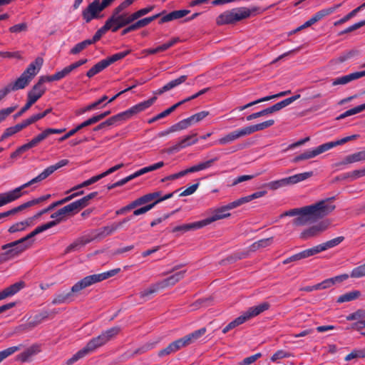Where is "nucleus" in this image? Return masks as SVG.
I'll return each instance as SVG.
<instances>
[{
	"mask_svg": "<svg viewBox=\"0 0 365 365\" xmlns=\"http://www.w3.org/2000/svg\"><path fill=\"white\" fill-rule=\"evenodd\" d=\"M137 19H138L135 13L130 14L127 12L118 14L116 15H115V14H112L108 18V20L113 26V32L118 31L120 29L128 26Z\"/></svg>",
	"mask_w": 365,
	"mask_h": 365,
	"instance_id": "10",
	"label": "nucleus"
},
{
	"mask_svg": "<svg viewBox=\"0 0 365 365\" xmlns=\"http://www.w3.org/2000/svg\"><path fill=\"white\" fill-rule=\"evenodd\" d=\"M359 53V51L357 49H351L342 55H341L337 58L331 60V63L334 64L341 63L351 58L357 56Z\"/></svg>",
	"mask_w": 365,
	"mask_h": 365,
	"instance_id": "40",
	"label": "nucleus"
},
{
	"mask_svg": "<svg viewBox=\"0 0 365 365\" xmlns=\"http://www.w3.org/2000/svg\"><path fill=\"white\" fill-rule=\"evenodd\" d=\"M287 185L286 179L283 178L279 180L272 181L268 183L264 184L263 187H268L271 190H277L279 187Z\"/></svg>",
	"mask_w": 365,
	"mask_h": 365,
	"instance_id": "50",
	"label": "nucleus"
},
{
	"mask_svg": "<svg viewBox=\"0 0 365 365\" xmlns=\"http://www.w3.org/2000/svg\"><path fill=\"white\" fill-rule=\"evenodd\" d=\"M330 224L331 222L329 220H322L318 224L304 230L300 234V238L302 240H308L317 237L325 231L329 227Z\"/></svg>",
	"mask_w": 365,
	"mask_h": 365,
	"instance_id": "12",
	"label": "nucleus"
},
{
	"mask_svg": "<svg viewBox=\"0 0 365 365\" xmlns=\"http://www.w3.org/2000/svg\"><path fill=\"white\" fill-rule=\"evenodd\" d=\"M107 99H108L107 96H103L101 98H100L97 101H96V102L87 106L84 108H83L81 111H79V113H83L86 111H89V110L96 108L99 105H101L103 102H104Z\"/></svg>",
	"mask_w": 365,
	"mask_h": 365,
	"instance_id": "55",
	"label": "nucleus"
},
{
	"mask_svg": "<svg viewBox=\"0 0 365 365\" xmlns=\"http://www.w3.org/2000/svg\"><path fill=\"white\" fill-rule=\"evenodd\" d=\"M109 30L113 32V26H111V24L108 19L105 22V24L101 29H99L93 36V41L97 42L99 41L101 37Z\"/></svg>",
	"mask_w": 365,
	"mask_h": 365,
	"instance_id": "39",
	"label": "nucleus"
},
{
	"mask_svg": "<svg viewBox=\"0 0 365 365\" xmlns=\"http://www.w3.org/2000/svg\"><path fill=\"white\" fill-rule=\"evenodd\" d=\"M101 179H102V177L101 176V175H98L93 176L91 178H90V179L83 182L82 183H81V184H79V185L72 187L71 190L67 191L66 193L71 192V191H73V190H78L79 188H82V187H84L89 186V185L96 182L97 181H98Z\"/></svg>",
	"mask_w": 365,
	"mask_h": 365,
	"instance_id": "45",
	"label": "nucleus"
},
{
	"mask_svg": "<svg viewBox=\"0 0 365 365\" xmlns=\"http://www.w3.org/2000/svg\"><path fill=\"white\" fill-rule=\"evenodd\" d=\"M120 331L119 327H114L103 331L99 336L91 339L82 349L76 352L71 358L67 360L66 365H72L79 359L83 358L87 354L93 352L96 349L103 346L107 342L113 339Z\"/></svg>",
	"mask_w": 365,
	"mask_h": 365,
	"instance_id": "3",
	"label": "nucleus"
},
{
	"mask_svg": "<svg viewBox=\"0 0 365 365\" xmlns=\"http://www.w3.org/2000/svg\"><path fill=\"white\" fill-rule=\"evenodd\" d=\"M21 346H11L1 351H0V363L6 357L9 356L14 352L19 351L21 349Z\"/></svg>",
	"mask_w": 365,
	"mask_h": 365,
	"instance_id": "51",
	"label": "nucleus"
},
{
	"mask_svg": "<svg viewBox=\"0 0 365 365\" xmlns=\"http://www.w3.org/2000/svg\"><path fill=\"white\" fill-rule=\"evenodd\" d=\"M213 300V298L212 297L199 299L197 301H195L194 303L191 304V307H193L194 309H197L202 307H207L208 306Z\"/></svg>",
	"mask_w": 365,
	"mask_h": 365,
	"instance_id": "47",
	"label": "nucleus"
},
{
	"mask_svg": "<svg viewBox=\"0 0 365 365\" xmlns=\"http://www.w3.org/2000/svg\"><path fill=\"white\" fill-rule=\"evenodd\" d=\"M48 136V133H46V130H43L42 133H39L38 135L34 137L30 143L33 145V147H36L38 145V143H40L41 141L45 140Z\"/></svg>",
	"mask_w": 365,
	"mask_h": 365,
	"instance_id": "59",
	"label": "nucleus"
},
{
	"mask_svg": "<svg viewBox=\"0 0 365 365\" xmlns=\"http://www.w3.org/2000/svg\"><path fill=\"white\" fill-rule=\"evenodd\" d=\"M93 124H95L94 121L93 120L92 118H90L88 120H85L84 122L81 123V124L78 125L76 128L69 130L64 135L61 136L58 139V141L63 142V141L67 140L68 138H69L70 137H71L72 135H73L74 134H76L80 130H81L87 126L93 125Z\"/></svg>",
	"mask_w": 365,
	"mask_h": 365,
	"instance_id": "26",
	"label": "nucleus"
},
{
	"mask_svg": "<svg viewBox=\"0 0 365 365\" xmlns=\"http://www.w3.org/2000/svg\"><path fill=\"white\" fill-rule=\"evenodd\" d=\"M266 194H267V191L266 190L258 191V192H255V193H253L252 195H247V196H245V197H240V198L236 200V202H237L236 204L238 205V206H240L242 204L249 202H250L251 200H252L254 199H257V198L263 197Z\"/></svg>",
	"mask_w": 365,
	"mask_h": 365,
	"instance_id": "38",
	"label": "nucleus"
},
{
	"mask_svg": "<svg viewBox=\"0 0 365 365\" xmlns=\"http://www.w3.org/2000/svg\"><path fill=\"white\" fill-rule=\"evenodd\" d=\"M185 347L182 339H177L166 346L165 349L160 350L158 353L159 357H163L167 355L175 353L182 348Z\"/></svg>",
	"mask_w": 365,
	"mask_h": 365,
	"instance_id": "17",
	"label": "nucleus"
},
{
	"mask_svg": "<svg viewBox=\"0 0 365 365\" xmlns=\"http://www.w3.org/2000/svg\"><path fill=\"white\" fill-rule=\"evenodd\" d=\"M185 273V270L176 272L175 274L160 282L158 284L160 288H165L166 287L175 284L178 282L183 278Z\"/></svg>",
	"mask_w": 365,
	"mask_h": 365,
	"instance_id": "27",
	"label": "nucleus"
},
{
	"mask_svg": "<svg viewBox=\"0 0 365 365\" xmlns=\"http://www.w3.org/2000/svg\"><path fill=\"white\" fill-rule=\"evenodd\" d=\"M202 227H203L201 221H197L192 223L183 224L181 225L176 226L171 230V232L173 233L178 232L184 233L190 230H197Z\"/></svg>",
	"mask_w": 365,
	"mask_h": 365,
	"instance_id": "28",
	"label": "nucleus"
},
{
	"mask_svg": "<svg viewBox=\"0 0 365 365\" xmlns=\"http://www.w3.org/2000/svg\"><path fill=\"white\" fill-rule=\"evenodd\" d=\"M24 187L22 185L15 188L13 190L7 192L0 193V207H2L9 202H11L19 197L24 194L27 193L26 191H22Z\"/></svg>",
	"mask_w": 365,
	"mask_h": 365,
	"instance_id": "14",
	"label": "nucleus"
},
{
	"mask_svg": "<svg viewBox=\"0 0 365 365\" xmlns=\"http://www.w3.org/2000/svg\"><path fill=\"white\" fill-rule=\"evenodd\" d=\"M105 9L99 0H94L83 11V18L86 23H89L92 19H98L99 17L98 13Z\"/></svg>",
	"mask_w": 365,
	"mask_h": 365,
	"instance_id": "13",
	"label": "nucleus"
},
{
	"mask_svg": "<svg viewBox=\"0 0 365 365\" xmlns=\"http://www.w3.org/2000/svg\"><path fill=\"white\" fill-rule=\"evenodd\" d=\"M344 240V237L342 236L336 237L334 239H332L331 240L326 242L325 243L319 245L320 249L322 251L327 250V249H329V248H331V247H334L338 245L341 242H343Z\"/></svg>",
	"mask_w": 365,
	"mask_h": 365,
	"instance_id": "43",
	"label": "nucleus"
},
{
	"mask_svg": "<svg viewBox=\"0 0 365 365\" xmlns=\"http://www.w3.org/2000/svg\"><path fill=\"white\" fill-rule=\"evenodd\" d=\"M270 304L267 302H264L257 306L250 307L247 311L242 314L246 318V321H247L251 318L257 317L261 313L268 310Z\"/></svg>",
	"mask_w": 365,
	"mask_h": 365,
	"instance_id": "18",
	"label": "nucleus"
},
{
	"mask_svg": "<svg viewBox=\"0 0 365 365\" xmlns=\"http://www.w3.org/2000/svg\"><path fill=\"white\" fill-rule=\"evenodd\" d=\"M181 105H182V102L179 101L178 103L173 105L172 106H170L168 109L165 110L164 111L161 112L160 113L158 114L157 115L154 116L153 118L149 119L148 123L149 124H151L161 118H163L168 116V115L172 113L173 111H175Z\"/></svg>",
	"mask_w": 365,
	"mask_h": 365,
	"instance_id": "35",
	"label": "nucleus"
},
{
	"mask_svg": "<svg viewBox=\"0 0 365 365\" xmlns=\"http://www.w3.org/2000/svg\"><path fill=\"white\" fill-rule=\"evenodd\" d=\"M46 87L41 86L37 82L27 94V101L24 107L21 110L14 114V118L16 119L23 115L26 110H28L31 106L34 104L46 92Z\"/></svg>",
	"mask_w": 365,
	"mask_h": 365,
	"instance_id": "9",
	"label": "nucleus"
},
{
	"mask_svg": "<svg viewBox=\"0 0 365 365\" xmlns=\"http://www.w3.org/2000/svg\"><path fill=\"white\" fill-rule=\"evenodd\" d=\"M335 197H327L310 205L289 210L282 216H297L292 222L296 226L314 222L329 215L335 210L336 205L333 203Z\"/></svg>",
	"mask_w": 365,
	"mask_h": 365,
	"instance_id": "1",
	"label": "nucleus"
},
{
	"mask_svg": "<svg viewBox=\"0 0 365 365\" xmlns=\"http://www.w3.org/2000/svg\"><path fill=\"white\" fill-rule=\"evenodd\" d=\"M274 124V120H268L267 121H264V122H262V123H258V124H256V125H250V126H247V127H245V129H246V131H247V135H251L252 133H255V132H257V131H259V130H264L269 127H271L272 125H273Z\"/></svg>",
	"mask_w": 365,
	"mask_h": 365,
	"instance_id": "31",
	"label": "nucleus"
},
{
	"mask_svg": "<svg viewBox=\"0 0 365 365\" xmlns=\"http://www.w3.org/2000/svg\"><path fill=\"white\" fill-rule=\"evenodd\" d=\"M53 173V172L50 166H48L42 173H41L38 175H37L36 178H33L30 181L27 182L26 183H24V185H22V186H23L24 189H25L31 185L39 182L46 179L48 176H50Z\"/></svg>",
	"mask_w": 365,
	"mask_h": 365,
	"instance_id": "30",
	"label": "nucleus"
},
{
	"mask_svg": "<svg viewBox=\"0 0 365 365\" xmlns=\"http://www.w3.org/2000/svg\"><path fill=\"white\" fill-rule=\"evenodd\" d=\"M130 52V50H127L123 52L113 54V56H110L105 59L101 60L87 71L86 76L89 78L93 77L95 75L99 73L112 63H114L115 62L125 58Z\"/></svg>",
	"mask_w": 365,
	"mask_h": 365,
	"instance_id": "8",
	"label": "nucleus"
},
{
	"mask_svg": "<svg viewBox=\"0 0 365 365\" xmlns=\"http://www.w3.org/2000/svg\"><path fill=\"white\" fill-rule=\"evenodd\" d=\"M190 10H186V9L173 11L163 16L160 19L159 24H162L165 22H168V21H173L175 19H178L182 18V17L185 16L186 15H187L188 14H190Z\"/></svg>",
	"mask_w": 365,
	"mask_h": 365,
	"instance_id": "25",
	"label": "nucleus"
},
{
	"mask_svg": "<svg viewBox=\"0 0 365 365\" xmlns=\"http://www.w3.org/2000/svg\"><path fill=\"white\" fill-rule=\"evenodd\" d=\"M293 354L290 352L285 351L282 349L278 350L277 352H275L271 357V361L273 362H277L278 360L282 359L284 358H289L292 357Z\"/></svg>",
	"mask_w": 365,
	"mask_h": 365,
	"instance_id": "46",
	"label": "nucleus"
},
{
	"mask_svg": "<svg viewBox=\"0 0 365 365\" xmlns=\"http://www.w3.org/2000/svg\"><path fill=\"white\" fill-rule=\"evenodd\" d=\"M245 322H246V318L244 317L243 314H242L241 316L237 317L233 321L230 322L227 324V326H228V328H230V329L232 330V329H235V327L242 324Z\"/></svg>",
	"mask_w": 365,
	"mask_h": 365,
	"instance_id": "61",
	"label": "nucleus"
},
{
	"mask_svg": "<svg viewBox=\"0 0 365 365\" xmlns=\"http://www.w3.org/2000/svg\"><path fill=\"white\" fill-rule=\"evenodd\" d=\"M98 195V192H91L88 195L84 196L81 199H79L75 202H73L74 205L76 206L78 212L88 205L91 200L93 199Z\"/></svg>",
	"mask_w": 365,
	"mask_h": 365,
	"instance_id": "34",
	"label": "nucleus"
},
{
	"mask_svg": "<svg viewBox=\"0 0 365 365\" xmlns=\"http://www.w3.org/2000/svg\"><path fill=\"white\" fill-rule=\"evenodd\" d=\"M340 6H341V4H339L332 7H329L327 9L320 10L319 11L317 12L313 16V17L314 18V20L317 22V21H320L321 19H322L324 17L332 14Z\"/></svg>",
	"mask_w": 365,
	"mask_h": 365,
	"instance_id": "42",
	"label": "nucleus"
},
{
	"mask_svg": "<svg viewBox=\"0 0 365 365\" xmlns=\"http://www.w3.org/2000/svg\"><path fill=\"white\" fill-rule=\"evenodd\" d=\"M31 81V80L22 73V74L14 82H11L8 85L12 91H15L25 88L27 86L29 85Z\"/></svg>",
	"mask_w": 365,
	"mask_h": 365,
	"instance_id": "24",
	"label": "nucleus"
},
{
	"mask_svg": "<svg viewBox=\"0 0 365 365\" xmlns=\"http://www.w3.org/2000/svg\"><path fill=\"white\" fill-rule=\"evenodd\" d=\"M17 125H14V126H12V127H9L8 128H6L4 133L2 134V135L1 136L0 138V141H3L5 139H6L7 138L20 132L19 128H17Z\"/></svg>",
	"mask_w": 365,
	"mask_h": 365,
	"instance_id": "56",
	"label": "nucleus"
},
{
	"mask_svg": "<svg viewBox=\"0 0 365 365\" xmlns=\"http://www.w3.org/2000/svg\"><path fill=\"white\" fill-rule=\"evenodd\" d=\"M197 133H192L191 135L185 136L182 140H180L181 143H182L184 148L194 145L197 143L198 139L197 138Z\"/></svg>",
	"mask_w": 365,
	"mask_h": 365,
	"instance_id": "49",
	"label": "nucleus"
},
{
	"mask_svg": "<svg viewBox=\"0 0 365 365\" xmlns=\"http://www.w3.org/2000/svg\"><path fill=\"white\" fill-rule=\"evenodd\" d=\"M64 78L63 73L61 71L56 72L55 74L51 76H41L38 81V83L41 86H44L45 82H51L55 81H59Z\"/></svg>",
	"mask_w": 365,
	"mask_h": 365,
	"instance_id": "41",
	"label": "nucleus"
},
{
	"mask_svg": "<svg viewBox=\"0 0 365 365\" xmlns=\"http://www.w3.org/2000/svg\"><path fill=\"white\" fill-rule=\"evenodd\" d=\"M283 108H284V106L283 104V102L282 101L270 106V107H268L262 110V115H268V114H271V113H273L274 112H277V111H279L281 109H282Z\"/></svg>",
	"mask_w": 365,
	"mask_h": 365,
	"instance_id": "48",
	"label": "nucleus"
},
{
	"mask_svg": "<svg viewBox=\"0 0 365 365\" xmlns=\"http://www.w3.org/2000/svg\"><path fill=\"white\" fill-rule=\"evenodd\" d=\"M247 135H248L247 133L245 128H242L241 129L230 132L224 137L220 138L218 140V143L220 145H226L240 138Z\"/></svg>",
	"mask_w": 365,
	"mask_h": 365,
	"instance_id": "16",
	"label": "nucleus"
},
{
	"mask_svg": "<svg viewBox=\"0 0 365 365\" xmlns=\"http://www.w3.org/2000/svg\"><path fill=\"white\" fill-rule=\"evenodd\" d=\"M251 11L241 7L226 11L217 18V25L232 24L250 17Z\"/></svg>",
	"mask_w": 365,
	"mask_h": 365,
	"instance_id": "7",
	"label": "nucleus"
},
{
	"mask_svg": "<svg viewBox=\"0 0 365 365\" xmlns=\"http://www.w3.org/2000/svg\"><path fill=\"white\" fill-rule=\"evenodd\" d=\"M78 210L74 205L73 202H71L63 207L59 209L56 212L51 215L53 219H61V222L65 220L66 215L71 216L77 213Z\"/></svg>",
	"mask_w": 365,
	"mask_h": 365,
	"instance_id": "15",
	"label": "nucleus"
},
{
	"mask_svg": "<svg viewBox=\"0 0 365 365\" xmlns=\"http://www.w3.org/2000/svg\"><path fill=\"white\" fill-rule=\"evenodd\" d=\"M359 137V135L354 134L350 136H347L345 138H343L340 140H337L336 141L329 142L324 143L319 146H318L317 148L312 150H307L304 153L296 156L292 160V162L294 163H298L301 160H304L307 159L312 158L335 146L343 145L349 141L356 140Z\"/></svg>",
	"mask_w": 365,
	"mask_h": 365,
	"instance_id": "5",
	"label": "nucleus"
},
{
	"mask_svg": "<svg viewBox=\"0 0 365 365\" xmlns=\"http://www.w3.org/2000/svg\"><path fill=\"white\" fill-rule=\"evenodd\" d=\"M207 329L205 327H202L198 330L193 331L192 333L183 336L182 339L185 346H187L195 340L199 339L201 336L205 334Z\"/></svg>",
	"mask_w": 365,
	"mask_h": 365,
	"instance_id": "29",
	"label": "nucleus"
},
{
	"mask_svg": "<svg viewBox=\"0 0 365 365\" xmlns=\"http://www.w3.org/2000/svg\"><path fill=\"white\" fill-rule=\"evenodd\" d=\"M187 79V76L182 75V76H180L179 78L170 81L169 83L165 84L164 86H163L161 88L156 91L154 93L155 95H161V94L164 93L165 92L168 91L173 89V88L184 83Z\"/></svg>",
	"mask_w": 365,
	"mask_h": 365,
	"instance_id": "23",
	"label": "nucleus"
},
{
	"mask_svg": "<svg viewBox=\"0 0 365 365\" xmlns=\"http://www.w3.org/2000/svg\"><path fill=\"white\" fill-rule=\"evenodd\" d=\"M26 284L24 281H20L18 282H16L9 287H6L4 290H2V293L5 298L12 296L15 294H16L19 291H20L21 289L25 287Z\"/></svg>",
	"mask_w": 365,
	"mask_h": 365,
	"instance_id": "33",
	"label": "nucleus"
},
{
	"mask_svg": "<svg viewBox=\"0 0 365 365\" xmlns=\"http://www.w3.org/2000/svg\"><path fill=\"white\" fill-rule=\"evenodd\" d=\"M120 269L116 268L108 272L95 274L87 276L81 280L76 282L69 292L61 293L56 295L52 301L53 304H59L63 303H70L73 301L75 294L79 292L83 289L93 285L95 283L100 282L110 277H112L120 272Z\"/></svg>",
	"mask_w": 365,
	"mask_h": 365,
	"instance_id": "2",
	"label": "nucleus"
},
{
	"mask_svg": "<svg viewBox=\"0 0 365 365\" xmlns=\"http://www.w3.org/2000/svg\"><path fill=\"white\" fill-rule=\"evenodd\" d=\"M115 231H116V227H114L113 224L109 226H105L98 230H95L93 232L95 235L91 239H93V240L96 239H102L108 235H110Z\"/></svg>",
	"mask_w": 365,
	"mask_h": 365,
	"instance_id": "32",
	"label": "nucleus"
},
{
	"mask_svg": "<svg viewBox=\"0 0 365 365\" xmlns=\"http://www.w3.org/2000/svg\"><path fill=\"white\" fill-rule=\"evenodd\" d=\"M350 276L354 278L365 277V263L353 269Z\"/></svg>",
	"mask_w": 365,
	"mask_h": 365,
	"instance_id": "54",
	"label": "nucleus"
},
{
	"mask_svg": "<svg viewBox=\"0 0 365 365\" xmlns=\"http://www.w3.org/2000/svg\"><path fill=\"white\" fill-rule=\"evenodd\" d=\"M356 358H365V349H354L345 357L346 361Z\"/></svg>",
	"mask_w": 365,
	"mask_h": 365,
	"instance_id": "52",
	"label": "nucleus"
},
{
	"mask_svg": "<svg viewBox=\"0 0 365 365\" xmlns=\"http://www.w3.org/2000/svg\"><path fill=\"white\" fill-rule=\"evenodd\" d=\"M365 160V150L346 156L342 161L337 163L336 166L345 165Z\"/></svg>",
	"mask_w": 365,
	"mask_h": 365,
	"instance_id": "22",
	"label": "nucleus"
},
{
	"mask_svg": "<svg viewBox=\"0 0 365 365\" xmlns=\"http://www.w3.org/2000/svg\"><path fill=\"white\" fill-rule=\"evenodd\" d=\"M155 8V6L154 5H151V6H148L145 8H143V9H139L138 11L134 12L137 19H138L139 18L148 14V13H150V11H152Z\"/></svg>",
	"mask_w": 365,
	"mask_h": 365,
	"instance_id": "64",
	"label": "nucleus"
},
{
	"mask_svg": "<svg viewBox=\"0 0 365 365\" xmlns=\"http://www.w3.org/2000/svg\"><path fill=\"white\" fill-rule=\"evenodd\" d=\"M237 203L236 200L221 207L220 208H218L215 210L213 212V215L206 219H204L202 220H200L202 225V227L207 226L210 225V223L217 221L218 220H221L225 217H227L230 216V213L227 212V211L234 209L237 207H239L238 205L235 204Z\"/></svg>",
	"mask_w": 365,
	"mask_h": 365,
	"instance_id": "11",
	"label": "nucleus"
},
{
	"mask_svg": "<svg viewBox=\"0 0 365 365\" xmlns=\"http://www.w3.org/2000/svg\"><path fill=\"white\" fill-rule=\"evenodd\" d=\"M165 12H166L165 11H163V12L157 14H155V15H153L152 16H149V17H146V18L138 20L139 24H140V27L143 28V27L146 26L150 23H151L152 21H153L156 19L159 18L161 15H163Z\"/></svg>",
	"mask_w": 365,
	"mask_h": 365,
	"instance_id": "53",
	"label": "nucleus"
},
{
	"mask_svg": "<svg viewBox=\"0 0 365 365\" xmlns=\"http://www.w3.org/2000/svg\"><path fill=\"white\" fill-rule=\"evenodd\" d=\"M156 99L157 97L153 96L147 101H145L143 102H141L138 104L133 106V107H131L130 108L125 111H123L122 113H120L115 115L109 118L108 119L106 120V122L108 124H109V126H110L114 125L117 122L125 121L130 118L132 116L150 107L155 103Z\"/></svg>",
	"mask_w": 365,
	"mask_h": 365,
	"instance_id": "6",
	"label": "nucleus"
},
{
	"mask_svg": "<svg viewBox=\"0 0 365 365\" xmlns=\"http://www.w3.org/2000/svg\"><path fill=\"white\" fill-rule=\"evenodd\" d=\"M218 160H219L218 157H215V158H213L210 160H208L205 162L200 163L199 164L195 165L197 171L202 170H205V169H207V168L211 167L212 165V164L215 162L217 161Z\"/></svg>",
	"mask_w": 365,
	"mask_h": 365,
	"instance_id": "57",
	"label": "nucleus"
},
{
	"mask_svg": "<svg viewBox=\"0 0 365 365\" xmlns=\"http://www.w3.org/2000/svg\"><path fill=\"white\" fill-rule=\"evenodd\" d=\"M91 241H93V239H90L87 237H79L66 248L63 255L78 251Z\"/></svg>",
	"mask_w": 365,
	"mask_h": 365,
	"instance_id": "21",
	"label": "nucleus"
},
{
	"mask_svg": "<svg viewBox=\"0 0 365 365\" xmlns=\"http://www.w3.org/2000/svg\"><path fill=\"white\" fill-rule=\"evenodd\" d=\"M43 63V59L41 57H37L34 61L31 62L28 68L23 72L31 81L40 71Z\"/></svg>",
	"mask_w": 365,
	"mask_h": 365,
	"instance_id": "19",
	"label": "nucleus"
},
{
	"mask_svg": "<svg viewBox=\"0 0 365 365\" xmlns=\"http://www.w3.org/2000/svg\"><path fill=\"white\" fill-rule=\"evenodd\" d=\"M361 292L359 290H354L350 292L345 293L339 297L336 300L337 303H344L351 302L358 299L361 296Z\"/></svg>",
	"mask_w": 365,
	"mask_h": 365,
	"instance_id": "37",
	"label": "nucleus"
},
{
	"mask_svg": "<svg viewBox=\"0 0 365 365\" xmlns=\"http://www.w3.org/2000/svg\"><path fill=\"white\" fill-rule=\"evenodd\" d=\"M364 76H365V71L354 72L334 79L332 82V85H345L354 80H356Z\"/></svg>",
	"mask_w": 365,
	"mask_h": 365,
	"instance_id": "20",
	"label": "nucleus"
},
{
	"mask_svg": "<svg viewBox=\"0 0 365 365\" xmlns=\"http://www.w3.org/2000/svg\"><path fill=\"white\" fill-rule=\"evenodd\" d=\"M36 235L34 230L19 240L2 245L1 249L4 252L0 253V264L18 257L31 247L34 241L32 238Z\"/></svg>",
	"mask_w": 365,
	"mask_h": 365,
	"instance_id": "4",
	"label": "nucleus"
},
{
	"mask_svg": "<svg viewBox=\"0 0 365 365\" xmlns=\"http://www.w3.org/2000/svg\"><path fill=\"white\" fill-rule=\"evenodd\" d=\"M39 351V347L38 345H33L26 351H23L20 354L18 355L17 359L21 361V362H26L29 360V359L38 353Z\"/></svg>",
	"mask_w": 365,
	"mask_h": 365,
	"instance_id": "36",
	"label": "nucleus"
},
{
	"mask_svg": "<svg viewBox=\"0 0 365 365\" xmlns=\"http://www.w3.org/2000/svg\"><path fill=\"white\" fill-rule=\"evenodd\" d=\"M262 354L260 353H257L255 355L248 356L244 359L241 362L239 363V365H250L257 361L259 358H260Z\"/></svg>",
	"mask_w": 365,
	"mask_h": 365,
	"instance_id": "63",
	"label": "nucleus"
},
{
	"mask_svg": "<svg viewBox=\"0 0 365 365\" xmlns=\"http://www.w3.org/2000/svg\"><path fill=\"white\" fill-rule=\"evenodd\" d=\"M27 29H28L27 24L21 23V24H16L13 26H11L9 30L11 33L17 34V33L26 31H27Z\"/></svg>",
	"mask_w": 365,
	"mask_h": 365,
	"instance_id": "62",
	"label": "nucleus"
},
{
	"mask_svg": "<svg viewBox=\"0 0 365 365\" xmlns=\"http://www.w3.org/2000/svg\"><path fill=\"white\" fill-rule=\"evenodd\" d=\"M365 318V310L364 309H358L354 313L349 314L346 317V320L353 321L358 319H364Z\"/></svg>",
	"mask_w": 365,
	"mask_h": 365,
	"instance_id": "60",
	"label": "nucleus"
},
{
	"mask_svg": "<svg viewBox=\"0 0 365 365\" xmlns=\"http://www.w3.org/2000/svg\"><path fill=\"white\" fill-rule=\"evenodd\" d=\"M162 195V192L161 191H157V192H150V193H148L146 195H144L139 198L140 202H141V205H145L148 202H150L153 200H155L158 199V197H160Z\"/></svg>",
	"mask_w": 365,
	"mask_h": 365,
	"instance_id": "44",
	"label": "nucleus"
},
{
	"mask_svg": "<svg viewBox=\"0 0 365 365\" xmlns=\"http://www.w3.org/2000/svg\"><path fill=\"white\" fill-rule=\"evenodd\" d=\"M159 289H160V287L158 283L157 284L152 285L150 288L140 292V296L141 298L145 299L150 294L156 292Z\"/></svg>",
	"mask_w": 365,
	"mask_h": 365,
	"instance_id": "58",
	"label": "nucleus"
}]
</instances>
